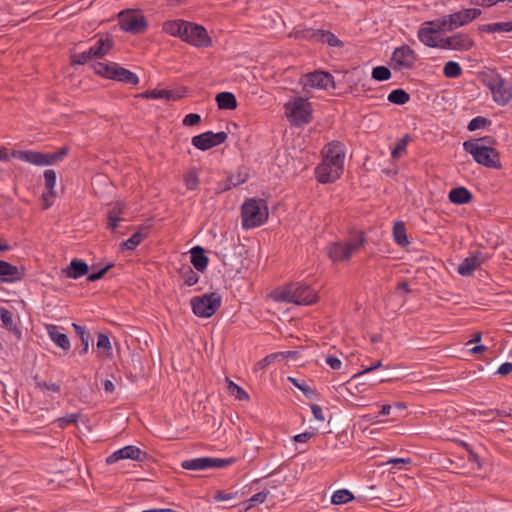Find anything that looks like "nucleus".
Masks as SVG:
<instances>
[{"label": "nucleus", "mask_w": 512, "mask_h": 512, "mask_svg": "<svg viewBox=\"0 0 512 512\" xmlns=\"http://www.w3.org/2000/svg\"><path fill=\"white\" fill-rule=\"evenodd\" d=\"M271 298L277 302L294 303L296 305H312L319 301L317 292L302 282H294L273 290Z\"/></svg>", "instance_id": "obj_1"}, {"label": "nucleus", "mask_w": 512, "mask_h": 512, "mask_svg": "<svg viewBox=\"0 0 512 512\" xmlns=\"http://www.w3.org/2000/svg\"><path fill=\"white\" fill-rule=\"evenodd\" d=\"M242 226L246 229L256 228L264 224L268 217V207L263 199L250 198L241 208Z\"/></svg>", "instance_id": "obj_2"}, {"label": "nucleus", "mask_w": 512, "mask_h": 512, "mask_svg": "<svg viewBox=\"0 0 512 512\" xmlns=\"http://www.w3.org/2000/svg\"><path fill=\"white\" fill-rule=\"evenodd\" d=\"M463 148L472 155L478 164L488 168L501 169L499 152L495 148L481 145L479 140H467L463 143Z\"/></svg>", "instance_id": "obj_3"}, {"label": "nucleus", "mask_w": 512, "mask_h": 512, "mask_svg": "<svg viewBox=\"0 0 512 512\" xmlns=\"http://www.w3.org/2000/svg\"><path fill=\"white\" fill-rule=\"evenodd\" d=\"M98 76L133 86L139 83L135 73L115 62H98Z\"/></svg>", "instance_id": "obj_4"}, {"label": "nucleus", "mask_w": 512, "mask_h": 512, "mask_svg": "<svg viewBox=\"0 0 512 512\" xmlns=\"http://www.w3.org/2000/svg\"><path fill=\"white\" fill-rule=\"evenodd\" d=\"M285 108L292 125L302 126L311 121L312 107L308 99L296 97L286 103Z\"/></svg>", "instance_id": "obj_5"}, {"label": "nucleus", "mask_w": 512, "mask_h": 512, "mask_svg": "<svg viewBox=\"0 0 512 512\" xmlns=\"http://www.w3.org/2000/svg\"><path fill=\"white\" fill-rule=\"evenodd\" d=\"M67 148H61L59 151L54 153H41L36 151H14L13 157L22 160L27 163H31L37 166L52 165L66 156Z\"/></svg>", "instance_id": "obj_6"}, {"label": "nucleus", "mask_w": 512, "mask_h": 512, "mask_svg": "<svg viewBox=\"0 0 512 512\" xmlns=\"http://www.w3.org/2000/svg\"><path fill=\"white\" fill-rule=\"evenodd\" d=\"M221 296L216 292L193 297L190 301L192 310L199 317H211L221 306Z\"/></svg>", "instance_id": "obj_7"}, {"label": "nucleus", "mask_w": 512, "mask_h": 512, "mask_svg": "<svg viewBox=\"0 0 512 512\" xmlns=\"http://www.w3.org/2000/svg\"><path fill=\"white\" fill-rule=\"evenodd\" d=\"M366 239L362 232L358 233V238L350 240L348 243L335 242L328 248V256L333 262L347 261L353 252L364 245Z\"/></svg>", "instance_id": "obj_8"}, {"label": "nucleus", "mask_w": 512, "mask_h": 512, "mask_svg": "<svg viewBox=\"0 0 512 512\" xmlns=\"http://www.w3.org/2000/svg\"><path fill=\"white\" fill-rule=\"evenodd\" d=\"M481 13V10L478 8L462 9L442 17L441 25L446 28L447 32H451L459 27L471 23L473 20L478 18Z\"/></svg>", "instance_id": "obj_9"}, {"label": "nucleus", "mask_w": 512, "mask_h": 512, "mask_svg": "<svg viewBox=\"0 0 512 512\" xmlns=\"http://www.w3.org/2000/svg\"><path fill=\"white\" fill-rule=\"evenodd\" d=\"M235 462L234 458L199 457L184 460L181 467L186 470L202 471L214 468H225Z\"/></svg>", "instance_id": "obj_10"}, {"label": "nucleus", "mask_w": 512, "mask_h": 512, "mask_svg": "<svg viewBox=\"0 0 512 512\" xmlns=\"http://www.w3.org/2000/svg\"><path fill=\"white\" fill-rule=\"evenodd\" d=\"M441 24V18L424 22L417 33L419 40L428 47H438V35L447 32Z\"/></svg>", "instance_id": "obj_11"}, {"label": "nucleus", "mask_w": 512, "mask_h": 512, "mask_svg": "<svg viewBox=\"0 0 512 512\" xmlns=\"http://www.w3.org/2000/svg\"><path fill=\"white\" fill-rule=\"evenodd\" d=\"M119 20L121 28L133 34L143 33L148 26L145 17L135 11L120 12Z\"/></svg>", "instance_id": "obj_12"}, {"label": "nucleus", "mask_w": 512, "mask_h": 512, "mask_svg": "<svg viewBox=\"0 0 512 512\" xmlns=\"http://www.w3.org/2000/svg\"><path fill=\"white\" fill-rule=\"evenodd\" d=\"M488 86L494 101L499 105H506L512 100V85L499 75L491 78Z\"/></svg>", "instance_id": "obj_13"}, {"label": "nucleus", "mask_w": 512, "mask_h": 512, "mask_svg": "<svg viewBox=\"0 0 512 512\" xmlns=\"http://www.w3.org/2000/svg\"><path fill=\"white\" fill-rule=\"evenodd\" d=\"M416 61V53L406 44L397 47L391 57L392 68L395 70L411 69Z\"/></svg>", "instance_id": "obj_14"}, {"label": "nucleus", "mask_w": 512, "mask_h": 512, "mask_svg": "<svg viewBox=\"0 0 512 512\" xmlns=\"http://www.w3.org/2000/svg\"><path fill=\"white\" fill-rule=\"evenodd\" d=\"M228 138V134L224 131L214 133L207 131L202 134L196 135L192 138V145L202 151H206L215 146L224 143Z\"/></svg>", "instance_id": "obj_15"}, {"label": "nucleus", "mask_w": 512, "mask_h": 512, "mask_svg": "<svg viewBox=\"0 0 512 512\" xmlns=\"http://www.w3.org/2000/svg\"><path fill=\"white\" fill-rule=\"evenodd\" d=\"M183 41L197 47H208L212 43L203 26L190 22H187V29L184 30Z\"/></svg>", "instance_id": "obj_16"}, {"label": "nucleus", "mask_w": 512, "mask_h": 512, "mask_svg": "<svg viewBox=\"0 0 512 512\" xmlns=\"http://www.w3.org/2000/svg\"><path fill=\"white\" fill-rule=\"evenodd\" d=\"M335 88V82L333 76L329 72L315 70L305 75V82L303 88H318L327 90L329 88Z\"/></svg>", "instance_id": "obj_17"}, {"label": "nucleus", "mask_w": 512, "mask_h": 512, "mask_svg": "<svg viewBox=\"0 0 512 512\" xmlns=\"http://www.w3.org/2000/svg\"><path fill=\"white\" fill-rule=\"evenodd\" d=\"M238 248L232 245L230 249L224 247L221 252V261L230 273H239L244 267L243 257L240 252L236 251Z\"/></svg>", "instance_id": "obj_18"}, {"label": "nucleus", "mask_w": 512, "mask_h": 512, "mask_svg": "<svg viewBox=\"0 0 512 512\" xmlns=\"http://www.w3.org/2000/svg\"><path fill=\"white\" fill-rule=\"evenodd\" d=\"M344 169L340 168V166L335 165V163H328L324 160L315 169V174L318 182L322 184L335 182L340 178Z\"/></svg>", "instance_id": "obj_19"}, {"label": "nucleus", "mask_w": 512, "mask_h": 512, "mask_svg": "<svg viewBox=\"0 0 512 512\" xmlns=\"http://www.w3.org/2000/svg\"><path fill=\"white\" fill-rule=\"evenodd\" d=\"M323 160L344 169L345 150L340 141H332L323 148Z\"/></svg>", "instance_id": "obj_20"}, {"label": "nucleus", "mask_w": 512, "mask_h": 512, "mask_svg": "<svg viewBox=\"0 0 512 512\" xmlns=\"http://www.w3.org/2000/svg\"><path fill=\"white\" fill-rule=\"evenodd\" d=\"M485 256L481 252H476L466 257L458 266V273L462 276H470L485 261Z\"/></svg>", "instance_id": "obj_21"}, {"label": "nucleus", "mask_w": 512, "mask_h": 512, "mask_svg": "<svg viewBox=\"0 0 512 512\" xmlns=\"http://www.w3.org/2000/svg\"><path fill=\"white\" fill-rule=\"evenodd\" d=\"M24 276L22 270L6 261L0 260V277L5 282L21 280Z\"/></svg>", "instance_id": "obj_22"}, {"label": "nucleus", "mask_w": 512, "mask_h": 512, "mask_svg": "<svg viewBox=\"0 0 512 512\" xmlns=\"http://www.w3.org/2000/svg\"><path fill=\"white\" fill-rule=\"evenodd\" d=\"M47 332L51 340L61 349H70V340L66 334L61 331V328L57 325H47Z\"/></svg>", "instance_id": "obj_23"}, {"label": "nucleus", "mask_w": 512, "mask_h": 512, "mask_svg": "<svg viewBox=\"0 0 512 512\" xmlns=\"http://www.w3.org/2000/svg\"><path fill=\"white\" fill-rule=\"evenodd\" d=\"M191 263L194 268L200 272L205 271L208 266L209 259L205 255V250L201 246H195L190 250Z\"/></svg>", "instance_id": "obj_24"}, {"label": "nucleus", "mask_w": 512, "mask_h": 512, "mask_svg": "<svg viewBox=\"0 0 512 512\" xmlns=\"http://www.w3.org/2000/svg\"><path fill=\"white\" fill-rule=\"evenodd\" d=\"M95 58L96 46H91L88 50L85 51H75L71 57L73 65H84L91 63L92 67H94Z\"/></svg>", "instance_id": "obj_25"}, {"label": "nucleus", "mask_w": 512, "mask_h": 512, "mask_svg": "<svg viewBox=\"0 0 512 512\" xmlns=\"http://www.w3.org/2000/svg\"><path fill=\"white\" fill-rule=\"evenodd\" d=\"M124 211V204L122 202H116L113 206H109L107 211L108 223L107 227L111 230H115L118 223L122 221L120 217Z\"/></svg>", "instance_id": "obj_26"}, {"label": "nucleus", "mask_w": 512, "mask_h": 512, "mask_svg": "<svg viewBox=\"0 0 512 512\" xmlns=\"http://www.w3.org/2000/svg\"><path fill=\"white\" fill-rule=\"evenodd\" d=\"M187 29V22L183 20L166 21L163 24V30L171 35L180 37L183 40L184 30Z\"/></svg>", "instance_id": "obj_27"}, {"label": "nucleus", "mask_w": 512, "mask_h": 512, "mask_svg": "<svg viewBox=\"0 0 512 512\" xmlns=\"http://www.w3.org/2000/svg\"><path fill=\"white\" fill-rule=\"evenodd\" d=\"M449 200L450 202L460 205L469 203L472 200L471 192L465 187H457L452 189L449 192Z\"/></svg>", "instance_id": "obj_28"}, {"label": "nucleus", "mask_w": 512, "mask_h": 512, "mask_svg": "<svg viewBox=\"0 0 512 512\" xmlns=\"http://www.w3.org/2000/svg\"><path fill=\"white\" fill-rule=\"evenodd\" d=\"M317 41L323 44H327L331 47L343 48L344 42L340 40L334 33L327 30L317 29Z\"/></svg>", "instance_id": "obj_29"}, {"label": "nucleus", "mask_w": 512, "mask_h": 512, "mask_svg": "<svg viewBox=\"0 0 512 512\" xmlns=\"http://www.w3.org/2000/svg\"><path fill=\"white\" fill-rule=\"evenodd\" d=\"M216 102L219 109L233 110L237 107V100L231 92H220L216 95Z\"/></svg>", "instance_id": "obj_30"}, {"label": "nucleus", "mask_w": 512, "mask_h": 512, "mask_svg": "<svg viewBox=\"0 0 512 512\" xmlns=\"http://www.w3.org/2000/svg\"><path fill=\"white\" fill-rule=\"evenodd\" d=\"M393 238L394 241L401 247H406L409 244V240L406 233V227L403 222L397 221L394 223Z\"/></svg>", "instance_id": "obj_31"}, {"label": "nucleus", "mask_w": 512, "mask_h": 512, "mask_svg": "<svg viewBox=\"0 0 512 512\" xmlns=\"http://www.w3.org/2000/svg\"><path fill=\"white\" fill-rule=\"evenodd\" d=\"M479 31L487 33L512 32V20L508 22H497L479 26Z\"/></svg>", "instance_id": "obj_32"}, {"label": "nucleus", "mask_w": 512, "mask_h": 512, "mask_svg": "<svg viewBox=\"0 0 512 512\" xmlns=\"http://www.w3.org/2000/svg\"><path fill=\"white\" fill-rule=\"evenodd\" d=\"M453 44L454 50L467 51L473 47L474 42L469 35L464 33H458L456 35H453Z\"/></svg>", "instance_id": "obj_33"}, {"label": "nucleus", "mask_w": 512, "mask_h": 512, "mask_svg": "<svg viewBox=\"0 0 512 512\" xmlns=\"http://www.w3.org/2000/svg\"><path fill=\"white\" fill-rule=\"evenodd\" d=\"M33 380H34V383H35V386L37 389H39L40 391H42L43 393H47V394H54V393H60V385L57 384V383H48L42 379H40V377L38 375H35L33 377Z\"/></svg>", "instance_id": "obj_34"}, {"label": "nucleus", "mask_w": 512, "mask_h": 512, "mask_svg": "<svg viewBox=\"0 0 512 512\" xmlns=\"http://www.w3.org/2000/svg\"><path fill=\"white\" fill-rule=\"evenodd\" d=\"M179 275L184 284L187 286H193L199 280L197 273L192 269L190 265H183L179 270Z\"/></svg>", "instance_id": "obj_35"}, {"label": "nucleus", "mask_w": 512, "mask_h": 512, "mask_svg": "<svg viewBox=\"0 0 512 512\" xmlns=\"http://www.w3.org/2000/svg\"><path fill=\"white\" fill-rule=\"evenodd\" d=\"M124 459L143 462L147 458V453L136 446L128 445L123 447Z\"/></svg>", "instance_id": "obj_36"}, {"label": "nucleus", "mask_w": 512, "mask_h": 512, "mask_svg": "<svg viewBox=\"0 0 512 512\" xmlns=\"http://www.w3.org/2000/svg\"><path fill=\"white\" fill-rule=\"evenodd\" d=\"M268 495V490H264L254 494L252 497H250L249 499L245 500L240 504L242 506V510L246 512L252 507L256 506L257 504L264 503Z\"/></svg>", "instance_id": "obj_37"}, {"label": "nucleus", "mask_w": 512, "mask_h": 512, "mask_svg": "<svg viewBox=\"0 0 512 512\" xmlns=\"http://www.w3.org/2000/svg\"><path fill=\"white\" fill-rule=\"evenodd\" d=\"M88 273V265L80 260L74 259L70 263V271L68 272V276L74 279H77L81 276H84Z\"/></svg>", "instance_id": "obj_38"}, {"label": "nucleus", "mask_w": 512, "mask_h": 512, "mask_svg": "<svg viewBox=\"0 0 512 512\" xmlns=\"http://www.w3.org/2000/svg\"><path fill=\"white\" fill-rule=\"evenodd\" d=\"M72 326L75 330L77 337L81 341V347H80L81 351L87 352V350L89 348L90 333L86 330L85 327L78 325L76 323H73Z\"/></svg>", "instance_id": "obj_39"}, {"label": "nucleus", "mask_w": 512, "mask_h": 512, "mask_svg": "<svg viewBox=\"0 0 512 512\" xmlns=\"http://www.w3.org/2000/svg\"><path fill=\"white\" fill-rule=\"evenodd\" d=\"M410 100V95L403 89H395L388 95V101L397 104L404 105Z\"/></svg>", "instance_id": "obj_40"}, {"label": "nucleus", "mask_w": 512, "mask_h": 512, "mask_svg": "<svg viewBox=\"0 0 512 512\" xmlns=\"http://www.w3.org/2000/svg\"><path fill=\"white\" fill-rule=\"evenodd\" d=\"M353 499L354 496L350 491L346 489H340L333 493L331 502L336 505H342L350 502Z\"/></svg>", "instance_id": "obj_41"}, {"label": "nucleus", "mask_w": 512, "mask_h": 512, "mask_svg": "<svg viewBox=\"0 0 512 512\" xmlns=\"http://www.w3.org/2000/svg\"><path fill=\"white\" fill-rule=\"evenodd\" d=\"M142 97L153 98V99L164 98L166 100H176V99L180 98L179 95L176 96V95H174V93L172 91H169V90L147 91L142 94Z\"/></svg>", "instance_id": "obj_42"}, {"label": "nucleus", "mask_w": 512, "mask_h": 512, "mask_svg": "<svg viewBox=\"0 0 512 512\" xmlns=\"http://www.w3.org/2000/svg\"><path fill=\"white\" fill-rule=\"evenodd\" d=\"M443 73L448 78H457L462 74V68L457 62L448 61L444 66Z\"/></svg>", "instance_id": "obj_43"}, {"label": "nucleus", "mask_w": 512, "mask_h": 512, "mask_svg": "<svg viewBox=\"0 0 512 512\" xmlns=\"http://www.w3.org/2000/svg\"><path fill=\"white\" fill-rule=\"evenodd\" d=\"M290 37H294L296 39H306V40H316L317 41V30L307 28L302 30H296L290 34Z\"/></svg>", "instance_id": "obj_44"}, {"label": "nucleus", "mask_w": 512, "mask_h": 512, "mask_svg": "<svg viewBox=\"0 0 512 512\" xmlns=\"http://www.w3.org/2000/svg\"><path fill=\"white\" fill-rule=\"evenodd\" d=\"M113 47V40L110 37L98 39V59L105 56Z\"/></svg>", "instance_id": "obj_45"}, {"label": "nucleus", "mask_w": 512, "mask_h": 512, "mask_svg": "<svg viewBox=\"0 0 512 512\" xmlns=\"http://www.w3.org/2000/svg\"><path fill=\"white\" fill-rule=\"evenodd\" d=\"M144 237L145 235L141 231H137L123 243V246L127 250H134L143 241Z\"/></svg>", "instance_id": "obj_46"}, {"label": "nucleus", "mask_w": 512, "mask_h": 512, "mask_svg": "<svg viewBox=\"0 0 512 512\" xmlns=\"http://www.w3.org/2000/svg\"><path fill=\"white\" fill-rule=\"evenodd\" d=\"M228 389L238 400H247L249 398L248 393L231 380H228Z\"/></svg>", "instance_id": "obj_47"}, {"label": "nucleus", "mask_w": 512, "mask_h": 512, "mask_svg": "<svg viewBox=\"0 0 512 512\" xmlns=\"http://www.w3.org/2000/svg\"><path fill=\"white\" fill-rule=\"evenodd\" d=\"M391 72L385 66H377L372 70V78L377 81H386L390 79Z\"/></svg>", "instance_id": "obj_48"}, {"label": "nucleus", "mask_w": 512, "mask_h": 512, "mask_svg": "<svg viewBox=\"0 0 512 512\" xmlns=\"http://www.w3.org/2000/svg\"><path fill=\"white\" fill-rule=\"evenodd\" d=\"M289 380L294 384L295 387H297L299 390L303 392V394L308 399H313L316 395V392L314 389H312L309 385L306 383H300L297 379L289 377Z\"/></svg>", "instance_id": "obj_49"}, {"label": "nucleus", "mask_w": 512, "mask_h": 512, "mask_svg": "<svg viewBox=\"0 0 512 512\" xmlns=\"http://www.w3.org/2000/svg\"><path fill=\"white\" fill-rule=\"evenodd\" d=\"M182 356H184V354H181V353L172 354L171 362H172V365L174 366L175 370L183 371L190 367V365L192 363L190 355H188V361L185 362L183 365L180 363Z\"/></svg>", "instance_id": "obj_50"}, {"label": "nucleus", "mask_w": 512, "mask_h": 512, "mask_svg": "<svg viewBox=\"0 0 512 512\" xmlns=\"http://www.w3.org/2000/svg\"><path fill=\"white\" fill-rule=\"evenodd\" d=\"M408 141H409V136L408 135H406L403 138H401L400 140H398V142L396 143L395 147L392 150V157L394 159L399 158L401 153L406 150Z\"/></svg>", "instance_id": "obj_51"}, {"label": "nucleus", "mask_w": 512, "mask_h": 512, "mask_svg": "<svg viewBox=\"0 0 512 512\" xmlns=\"http://www.w3.org/2000/svg\"><path fill=\"white\" fill-rule=\"evenodd\" d=\"M490 124V120L485 117L478 116L473 118L468 124L469 131H475L480 128H484L486 125Z\"/></svg>", "instance_id": "obj_52"}, {"label": "nucleus", "mask_w": 512, "mask_h": 512, "mask_svg": "<svg viewBox=\"0 0 512 512\" xmlns=\"http://www.w3.org/2000/svg\"><path fill=\"white\" fill-rule=\"evenodd\" d=\"M46 190H54L56 184V172L52 169H47L44 172Z\"/></svg>", "instance_id": "obj_53"}, {"label": "nucleus", "mask_w": 512, "mask_h": 512, "mask_svg": "<svg viewBox=\"0 0 512 512\" xmlns=\"http://www.w3.org/2000/svg\"><path fill=\"white\" fill-rule=\"evenodd\" d=\"M184 182L188 190H195L199 184V179L195 172H189L185 175Z\"/></svg>", "instance_id": "obj_54"}, {"label": "nucleus", "mask_w": 512, "mask_h": 512, "mask_svg": "<svg viewBox=\"0 0 512 512\" xmlns=\"http://www.w3.org/2000/svg\"><path fill=\"white\" fill-rule=\"evenodd\" d=\"M274 361H275V354H267L265 358L258 361L254 365V372H258V371L265 369L268 365H270Z\"/></svg>", "instance_id": "obj_55"}, {"label": "nucleus", "mask_w": 512, "mask_h": 512, "mask_svg": "<svg viewBox=\"0 0 512 512\" xmlns=\"http://www.w3.org/2000/svg\"><path fill=\"white\" fill-rule=\"evenodd\" d=\"M0 318L4 324V326L8 329H12V326H13V316H12V313L5 309V308H1L0 309Z\"/></svg>", "instance_id": "obj_56"}, {"label": "nucleus", "mask_w": 512, "mask_h": 512, "mask_svg": "<svg viewBox=\"0 0 512 512\" xmlns=\"http://www.w3.org/2000/svg\"><path fill=\"white\" fill-rule=\"evenodd\" d=\"M386 380L384 378H381V379H378V380H375L373 382H366V381H363V382H357L355 384V390L358 392V393H364L367 391L368 389V386H374L376 383H383L385 382Z\"/></svg>", "instance_id": "obj_57"}, {"label": "nucleus", "mask_w": 512, "mask_h": 512, "mask_svg": "<svg viewBox=\"0 0 512 512\" xmlns=\"http://www.w3.org/2000/svg\"><path fill=\"white\" fill-rule=\"evenodd\" d=\"M381 366H382V362L381 361H375L370 366H366V368H364L362 371L354 374L352 376V378H351V381L359 379L362 375H364V374H366L368 372H371L373 370H376V369H378Z\"/></svg>", "instance_id": "obj_58"}, {"label": "nucleus", "mask_w": 512, "mask_h": 512, "mask_svg": "<svg viewBox=\"0 0 512 512\" xmlns=\"http://www.w3.org/2000/svg\"><path fill=\"white\" fill-rule=\"evenodd\" d=\"M201 122V117L199 114L190 113L186 115L182 121L184 126H195Z\"/></svg>", "instance_id": "obj_59"}, {"label": "nucleus", "mask_w": 512, "mask_h": 512, "mask_svg": "<svg viewBox=\"0 0 512 512\" xmlns=\"http://www.w3.org/2000/svg\"><path fill=\"white\" fill-rule=\"evenodd\" d=\"M120 460H124L123 448L118 449L106 458V464L111 465Z\"/></svg>", "instance_id": "obj_60"}, {"label": "nucleus", "mask_w": 512, "mask_h": 512, "mask_svg": "<svg viewBox=\"0 0 512 512\" xmlns=\"http://www.w3.org/2000/svg\"><path fill=\"white\" fill-rule=\"evenodd\" d=\"M98 348H103L106 350L112 349L108 335L104 333H98Z\"/></svg>", "instance_id": "obj_61"}, {"label": "nucleus", "mask_w": 512, "mask_h": 512, "mask_svg": "<svg viewBox=\"0 0 512 512\" xmlns=\"http://www.w3.org/2000/svg\"><path fill=\"white\" fill-rule=\"evenodd\" d=\"M54 196H55L54 190H51V191L47 190L46 192L43 193L42 199L44 202V206H43L44 209H47L52 205Z\"/></svg>", "instance_id": "obj_62"}, {"label": "nucleus", "mask_w": 512, "mask_h": 512, "mask_svg": "<svg viewBox=\"0 0 512 512\" xmlns=\"http://www.w3.org/2000/svg\"><path fill=\"white\" fill-rule=\"evenodd\" d=\"M246 178H240L238 175L236 178L234 176L227 179L225 190L231 189L232 187H236L241 183H244Z\"/></svg>", "instance_id": "obj_63"}, {"label": "nucleus", "mask_w": 512, "mask_h": 512, "mask_svg": "<svg viewBox=\"0 0 512 512\" xmlns=\"http://www.w3.org/2000/svg\"><path fill=\"white\" fill-rule=\"evenodd\" d=\"M512 372V362H505L499 366L496 374L500 376H506Z\"/></svg>", "instance_id": "obj_64"}]
</instances>
